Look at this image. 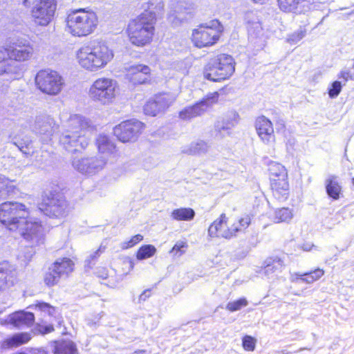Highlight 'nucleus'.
<instances>
[{
    "instance_id": "nucleus-51",
    "label": "nucleus",
    "mask_w": 354,
    "mask_h": 354,
    "mask_svg": "<svg viewBox=\"0 0 354 354\" xmlns=\"http://www.w3.org/2000/svg\"><path fill=\"white\" fill-rule=\"evenodd\" d=\"M123 263L125 265H128V266H129V270H128V272H127L125 273V274H128L131 270H132L133 269L134 262L132 259H131L129 258L125 259L123 261Z\"/></svg>"
},
{
    "instance_id": "nucleus-59",
    "label": "nucleus",
    "mask_w": 354,
    "mask_h": 354,
    "mask_svg": "<svg viewBox=\"0 0 354 354\" xmlns=\"http://www.w3.org/2000/svg\"><path fill=\"white\" fill-rule=\"evenodd\" d=\"M278 354H288V353H285L283 351H281V352L279 353Z\"/></svg>"
},
{
    "instance_id": "nucleus-30",
    "label": "nucleus",
    "mask_w": 354,
    "mask_h": 354,
    "mask_svg": "<svg viewBox=\"0 0 354 354\" xmlns=\"http://www.w3.org/2000/svg\"><path fill=\"white\" fill-rule=\"evenodd\" d=\"M14 145L26 156H32L35 151L32 141L27 136L16 138Z\"/></svg>"
},
{
    "instance_id": "nucleus-13",
    "label": "nucleus",
    "mask_w": 354,
    "mask_h": 354,
    "mask_svg": "<svg viewBox=\"0 0 354 354\" xmlns=\"http://www.w3.org/2000/svg\"><path fill=\"white\" fill-rule=\"evenodd\" d=\"M57 0H34L30 10L32 21L37 26H47L54 19Z\"/></svg>"
},
{
    "instance_id": "nucleus-2",
    "label": "nucleus",
    "mask_w": 354,
    "mask_h": 354,
    "mask_svg": "<svg viewBox=\"0 0 354 354\" xmlns=\"http://www.w3.org/2000/svg\"><path fill=\"white\" fill-rule=\"evenodd\" d=\"M149 8V6L127 23L125 34L133 46L143 48L149 46L156 37L157 15Z\"/></svg>"
},
{
    "instance_id": "nucleus-37",
    "label": "nucleus",
    "mask_w": 354,
    "mask_h": 354,
    "mask_svg": "<svg viewBox=\"0 0 354 354\" xmlns=\"http://www.w3.org/2000/svg\"><path fill=\"white\" fill-rule=\"evenodd\" d=\"M248 301L246 298L241 297L232 301H230L226 305V310L229 312H235L241 310L242 308L247 306Z\"/></svg>"
},
{
    "instance_id": "nucleus-12",
    "label": "nucleus",
    "mask_w": 354,
    "mask_h": 354,
    "mask_svg": "<svg viewBox=\"0 0 354 354\" xmlns=\"http://www.w3.org/2000/svg\"><path fill=\"white\" fill-rule=\"evenodd\" d=\"M146 129V124L136 119L122 121L113 128V135L122 143L136 142Z\"/></svg>"
},
{
    "instance_id": "nucleus-14",
    "label": "nucleus",
    "mask_w": 354,
    "mask_h": 354,
    "mask_svg": "<svg viewBox=\"0 0 354 354\" xmlns=\"http://www.w3.org/2000/svg\"><path fill=\"white\" fill-rule=\"evenodd\" d=\"M66 207V201L55 192H50L42 196L41 201L38 205V208L41 212L52 218L64 216Z\"/></svg>"
},
{
    "instance_id": "nucleus-55",
    "label": "nucleus",
    "mask_w": 354,
    "mask_h": 354,
    "mask_svg": "<svg viewBox=\"0 0 354 354\" xmlns=\"http://www.w3.org/2000/svg\"><path fill=\"white\" fill-rule=\"evenodd\" d=\"M23 4H24L25 6L28 7V6H29V5H30V2L28 1V0H24V1H23Z\"/></svg>"
},
{
    "instance_id": "nucleus-48",
    "label": "nucleus",
    "mask_w": 354,
    "mask_h": 354,
    "mask_svg": "<svg viewBox=\"0 0 354 354\" xmlns=\"http://www.w3.org/2000/svg\"><path fill=\"white\" fill-rule=\"evenodd\" d=\"M179 118L183 120H189L194 118L193 111L191 107L187 106L179 112Z\"/></svg>"
},
{
    "instance_id": "nucleus-33",
    "label": "nucleus",
    "mask_w": 354,
    "mask_h": 354,
    "mask_svg": "<svg viewBox=\"0 0 354 354\" xmlns=\"http://www.w3.org/2000/svg\"><path fill=\"white\" fill-rule=\"evenodd\" d=\"M324 272H325L323 269L316 268L313 270L300 274L299 279L306 283H313L322 277Z\"/></svg>"
},
{
    "instance_id": "nucleus-6",
    "label": "nucleus",
    "mask_w": 354,
    "mask_h": 354,
    "mask_svg": "<svg viewBox=\"0 0 354 354\" xmlns=\"http://www.w3.org/2000/svg\"><path fill=\"white\" fill-rule=\"evenodd\" d=\"M236 62L234 57L225 53H216L205 64L203 68L205 79L213 82L229 80L235 72Z\"/></svg>"
},
{
    "instance_id": "nucleus-43",
    "label": "nucleus",
    "mask_w": 354,
    "mask_h": 354,
    "mask_svg": "<svg viewBox=\"0 0 354 354\" xmlns=\"http://www.w3.org/2000/svg\"><path fill=\"white\" fill-rule=\"evenodd\" d=\"M188 244L187 241L177 242L170 250V253L174 257H179L186 252Z\"/></svg>"
},
{
    "instance_id": "nucleus-31",
    "label": "nucleus",
    "mask_w": 354,
    "mask_h": 354,
    "mask_svg": "<svg viewBox=\"0 0 354 354\" xmlns=\"http://www.w3.org/2000/svg\"><path fill=\"white\" fill-rule=\"evenodd\" d=\"M195 216V212L190 207H180L174 209L171 216L176 221H191Z\"/></svg>"
},
{
    "instance_id": "nucleus-60",
    "label": "nucleus",
    "mask_w": 354,
    "mask_h": 354,
    "mask_svg": "<svg viewBox=\"0 0 354 354\" xmlns=\"http://www.w3.org/2000/svg\"><path fill=\"white\" fill-rule=\"evenodd\" d=\"M351 182H352L353 185H354V177L352 178Z\"/></svg>"
},
{
    "instance_id": "nucleus-58",
    "label": "nucleus",
    "mask_w": 354,
    "mask_h": 354,
    "mask_svg": "<svg viewBox=\"0 0 354 354\" xmlns=\"http://www.w3.org/2000/svg\"><path fill=\"white\" fill-rule=\"evenodd\" d=\"M36 161L39 162L40 164L43 163V162H44L41 159H40V160L37 159Z\"/></svg>"
},
{
    "instance_id": "nucleus-15",
    "label": "nucleus",
    "mask_w": 354,
    "mask_h": 354,
    "mask_svg": "<svg viewBox=\"0 0 354 354\" xmlns=\"http://www.w3.org/2000/svg\"><path fill=\"white\" fill-rule=\"evenodd\" d=\"M5 48L12 62L21 68V64L29 61L34 54L33 46L28 42H15Z\"/></svg>"
},
{
    "instance_id": "nucleus-3",
    "label": "nucleus",
    "mask_w": 354,
    "mask_h": 354,
    "mask_svg": "<svg viewBox=\"0 0 354 354\" xmlns=\"http://www.w3.org/2000/svg\"><path fill=\"white\" fill-rule=\"evenodd\" d=\"M114 57L113 50L106 42L96 40L80 48L76 59L80 67L89 72H97L111 62Z\"/></svg>"
},
{
    "instance_id": "nucleus-39",
    "label": "nucleus",
    "mask_w": 354,
    "mask_h": 354,
    "mask_svg": "<svg viewBox=\"0 0 354 354\" xmlns=\"http://www.w3.org/2000/svg\"><path fill=\"white\" fill-rule=\"evenodd\" d=\"M55 327L53 324H49L44 325L41 323H37L32 329L34 333L41 335L53 333Z\"/></svg>"
},
{
    "instance_id": "nucleus-8",
    "label": "nucleus",
    "mask_w": 354,
    "mask_h": 354,
    "mask_svg": "<svg viewBox=\"0 0 354 354\" xmlns=\"http://www.w3.org/2000/svg\"><path fill=\"white\" fill-rule=\"evenodd\" d=\"M268 176L272 196L279 201H286L291 193V186L287 169L281 163L270 161Z\"/></svg>"
},
{
    "instance_id": "nucleus-28",
    "label": "nucleus",
    "mask_w": 354,
    "mask_h": 354,
    "mask_svg": "<svg viewBox=\"0 0 354 354\" xmlns=\"http://www.w3.org/2000/svg\"><path fill=\"white\" fill-rule=\"evenodd\" d=\"M53 344V354H79L77 346L72 340H55Z\"/></svg>"
},
{
    "instance_id": "nucleus-10",
    "label": "nucleus",
    "mask_w": 354,
    "mask_h": 354,
    "mask_svg": "<svg viewBox=\"0 0 354 354\" xmlns=\"http://www.w3.org/2000/svg\"><path fill=\"white\" fill-rule=\"evenodd\" d=\"M35 85L43 94L56 96L65 87V80L57 71L50 68L41 69L35 75Z\"/></svg>"
},
{
    "instance_id": "nucleus-35",
    "label": "nucleus",
    "mask_w": 354,
    "mask_h": 354,
    "mask_svg": "<svg viewBox=\"0 0 354 354\" xmlns=\"http://www.w3.org/2000/svg\"><path fill=\"white\" fill-rule=\"evenodd\" d=\"M292 217V210L288 207H281L274 211V219L277 223L288 222Z\"/></svg>"
},
{
    "instance_id": "nucleus-41",
    "label": "nucleus",
    "mask_w": 354,
    "mask_h": 354,
    "mask_svg": "<svg viewBox=\"0 0 354 354\" xmlns=\"http://www.w3.org/2000/svg\"><path fill=\"white\" fill-rule=\"evenodd\" d=\"M257 339L248 335H245L242 337V346L246 351H254L256 348Z\"/></svg>"
},
{
    "instance_id": "nucleus-23",
    "label": "nucleus",
    "mask_w": 354,
    "mask_h": 354,
    "mask_svg": "<svg viewBox=\"0 0 354 354\" xmlns=\"http://www.w3.org/2000/svg\"><path fill=\"white\" fill-rule=\"evenodd\" d=\"M318 2L319 0H277L279 8L287 13L295 12L298 9L310 8Z\"/></svg>"
},
{
    "instance_id": "nucleus-22",
    "label": "nucleus",
    "mask_w": 354,
    "mask_h": 354,
    "mask_svg": "<svg viewBox=\"0 0 354 354\" xmlns=\"http://www.w3.org/2000/svg\"><path fill=\"white\" fill-rule=\"evenodd\" d=\"M21 71V68L12 62L6 48H0V75L12 77L19 74Z\"/></svg>"
},
{
    "instance_id": "nucleus-47",
    "label": "nucleus",
    "mask_w": 354,
    "mask_h": 354,
    "mask_svg": "<svg viewBox=\"0 0 354 354\" xmlns=\"http://www.w3.org/2000/svg\"><path fill=\"white\" fill-rule=\"evenodd\" d=\"M189 106L193 111L194 116H195V118L201 115L207 111L206 108L203 104L201 100Z\"/></svg>"
},
{
    "instance_id": "nucleus-19",
    "label": "nucleus",
    "mask_w": 354,
    "mask_h": 354,
    "mask_svg": "<svg viewBox=\"0 0 354 354\" xmlns=\"http://www.w3.org/2000/svg\"><path fill=\"white\" fill-rule=\"evenodd\" d=\"M228 216L225 213H221L208 227V234L211 237L231 239L234 238L236 231L234 227H227Z\"/></svg>"
},
{
    "instance_id": "nucleus-7",
    "label": "nucleus",
    "mask_w": 354,
    "mask_h": 354,
    "mask_svg": "<svg viewBox=\"0 0 354 354\" xmlns=\"http://www.w3.org/2000/svg\"><path fill=\"white\" fill-rule=\"evenodd\" d=\"M95 145L99 158H82L78 169L86 173H96L102 170L107 164L108 160L117 154L115 144L106 135L100 134L96 138Z\"/></svg>"
},
{
    "instance_id": "nucleus-5",
    "label": "nucleus",
    "mask_w": 354,
    "mask_h": 354,
    "mask_svg": "<svg viewBox=\"0 0 354 354\" xmlns=\"http://www.w3.org/2000/svg\"><path fill=\"white\" fill-rule=\"evenodd\" d=\"M97 25L96 14L85 8L71 10L66 17V30L74 37H83L91 35Z\"/></svg>"
},
{
    "instance_id": "nucleus-4",
    "label": "nucleus",
    "mask_w": 354,
    "mask_h": 354,
    "mask_svg": "<svg viewBox=\"0 0 354 354\" xmlns=\"http://www.w3.org/2000/svg\"><path fill=\"white\" fill-rule=\"evenodd\" d=\"M94 130L95 127L88 120L74 115L70 118V133L62 138L64 147L72 153L84 149L88 145V139L86 136Z\"/></svg>"
},
{
    "instance_id": "nucleus-38",
    "label": "nucleus",
    "mask_w": 354,
    "mask_h": 354,
    "mask_svg": "<svg viewBox=\"0 0 354 354\" xmlns=\"http://www.w3.org/2000/svg\"><path fill=\"white\" fill-rule=\"evenodd\" d=\"M220 94L218 91H214L212 93H207L205 97H203L201 101L203 104L205 106L206 109L209 107L216 104L219 101Z\"/></svg>"
},
{
    "instance_id": "nucleus-45",
    "label": "nucleus",
    "mask_w": 354,
    "mask_h": 354,
    "mask_svg": "<svg viewBox=\"0 0 354 354\" xmlns=\"http://www.w3.org/2000/svg\"><path fill=\"white\" fill-rule=\"evenodd\" d=\"M341 91V82L339 81H335L329 86L328 93L330 98H335L340 93Z\"/></svg>"
},
{
    "instance_id": "nucleus-57",
    "label": "nucleus",
    "mask_w": 354,
    "mask_h": 354,
    "mask_svg": "<svg viewBox=\"0 0 354 354\" xmlns=\"http://www.w3.org/2000/svg\"><path fill=\"white\" fill-rule=\"evenodd\" d=\"M104 248L102 250L101 247H100L98 250L95 252V253L97 254L98 252H102L104 251Z\"/></svg>"
},
{
    "instance_id": "nucleus-56",
    "label": "nucleus",
    "mask_w": 354,
    "mask_h": 354,
    "mask_svg": "<svg viewBox=\"0 0 354 354\" xmlns=\"http://www.w3.org/2000/svg\"><path fill=\"white\" fill-rule=\"evenodd\" d=\"M348 70L350 71L351 73H352L353 76H354V64H353L352 67Z\"/></svg>"
},
{
    "instance_id": "nucleus-21",
    "label": "nucleus",
    "mask_w": 354,
    "mask_h": 354,
    "mask_svg": "<svg viewBox=\"0 0 354 354\" xmlns=\"http://www.w3.org/2000/svg\"><path fill=\"white\" fill-rule=\"evenodd\" d=\"M35 322L33 313L18 310L11 313L8 317V322L17 328H30Z\"/></svg>"
},
{
    "instance_id": "nucleus-36",
    "label": "nucleus",
    "mask_w": 354,
    "mask_h": 354,
    "mask_svg": "<svg viewBox=\"0 0 354 354\" xmlns=\"http://www.w3.org/2000/svg\"><path fill=\"white\" fill-rule=\"evenodd\" d=\"M32 307L41 313H47L50 317H53L56 312V307L43 301H36Z\"/></svg>"
},
{
    "instance_id": "nucleus-54",
    "label": "nucleus",
    "mask_w": 354,
    "mask_h": 354,
    "mask_svg": "<svg viewBox=\"0 0 354 354\" xmlns=\"http://www.w3.org/2000/svg\"><path fill=\"white\" fill-rule=\"evenodd\" d=\"M146 353V351L145 350H138L135 351L136 354H144Z\"/></svg>"
},
{
    "instance_id": "nucleus-11",
    "label": "nucleus",
    "mask_w": 354,
    "mask_h": 354,
    "mask_svg": "<svg viewBox=\"0 0 354 354\" xmlns=\"http://www.w3.org/2000/svg\"><path fill=\"white\" fill-rule=\"evenodd\" d=\"M117 82L111 78L99 77L91 84L88 95L91 99L101 104H109L117 95Z\"/></svg>"
},
{
    "instance_id": "nucleus-53",
    "label": "nucleus",
    "mask_w": 354,
    "mask_h": 354,
    "mask_svg": "<svg viewBox=\"0 0 354 354\" xmlns=\"http://www.w3.org/2000/svg\"><path fill=\"white\" fill-rule=\"evenodd\" d=\"M297 35V37H299V39L302 38L305 34H306V31L305 30H302V31H300V32H296Z\"/></svg>"
},
{
    "instance_id": "nucleus-32",
    "label": "nucleus",
    "mask_w": 354,
    "mask_h": 354,
    "mask_svg": "<svg viewBox=\"0 0 354 354\" xmlns=\"http://www.w3.org/2000/svg\"><path fill=\"white\" fill-rule=\"evenodd\" d=\"M61 277L50 265L44 274L43 281L46 286L52 288L59 283Z\"/></svg>"
},
{
    "instance_id": "nucleus-24",
    "label": "nucleus",
    "mask_w": 354,
    "mask_h": 354,
    "mask_svg": "<svg viewBox=\"0 0 354 354\" xmlns=\"http://www.w3.org/2000/svg\"><path fill=\"white\" fill-rule=\"evenodd\" d=\"M32 339V335L28 332H21L15 333L5 338L1 344V348L10 349L18 348L28 344Z\"/></svg>"
},
{
    "instance_id": "nucleus-17",
    "label": "nucleus",
    "mask_w": 354,
    "mask_h": 354,
    "mask_svg": "<svg viewBox=\"0 0 354 354\" xmlns=\"http://www.w3.org/2000/svg\"><path fill=\"white\" fill-rule=\"evenodd\" d=\"M19 281L17 271L8 261H0V292H6Z\"/></svg>"
},
{
    "instance_id": "nucleus-18",
    "label": "nucleus",
    "mask_w": 354,
    "mask_h": 354,
    "mask_svg": "<svg viewBox=\"0 0 354 354\" xmlns=\"http://www.w3.org/2000/svg\"><path fill=\"white\" fill-rule=\"evenodd\" d=\"M254 128L261 141L265 145L275 142L276 136L272 122L264 115L258 116L254 121Z\"/></svg>"
},
{
    "instance_id": "nucleus-44",
    "label": "nucleus",
    "mask_w": 354,
    "mask_h": 354,
    "mask_svg": "<svg viewBox=\"0 0 354 354\" xmlns=\"http://www.w3.org/2000/svg\"><path fill=\"white\" fill-rule=\"evenodd\" d=\"M143 240V236L140 234H136L130 238L129 240L122 243V248L124 250L129 249L136 245Z\"/></svg>"
},
{
    "instance_id": "nucleus-29",
    "label": "nucleus",
    "mask_w": 354,
    "mask_h": 354,
    "mask_svg": "<svg viewBox=\"0 0 354 354\" xmlns=\"http://www.w3.org/2000/svg\"><path fill=\"white\" fill-rule=\"evenodd\" d=\"M326 191L329 197L333 200L339 198L342 193V186L339 182L338 177L331 176L326 180Z\"/></svg>"
},
{
    "instance_id": "nucleus-27",
    "label": "nucleus",
    "mask_w": 354,
    "mask_h": 354,
    "mask_svg": "<svg viewBox=\"0 0 354 354\" xmlns=\"http://www.w3.org/2000/svg\"><path fill=\"white\" fill-rule=\"evenodd\" d=\"M250 224V216L245 214L232 219L228 217V224L227 226L229 229H232V227L235 229L236 231L234 233V237H235L239 234L244 233Z\"/></svg>"
},
{
    "instance_id": "nucleus-26",
    "label": "nucleus",
    "mask_w": 354,
    "mask_h": 354,
    "mask_svg": "<svg viewBox=\"0 0 354 354\" xmlns=\"http://www.w3.org/2000/svg\"><path fill=\"white\" fill-rule=\"evenodd\" d=\"M19 192V188L14 180L0 175V199H6Z\"/></svg>"
},
{
    "instance_id": "nucleus-40",
    "label": "nucleus",
    "mask_w": 354,
    "mask_h": 354,
    "mask_svg": "<svg viewBox=\"0 0 354 354\" xmlns=\"http://www.w3.org/2000/svg\"><path fill=\"white\" fill-rule=\"evenodd\" d=\"M38 123L39 128H44L45 131H52L53 127L56 125L55 120L50 115L41 118L38 121Z\"/></svg>"
},
{
    "instance_id": "nucleus-16",
    "label": "nucleus",
    "mask_w": 354,
    "mask_h": 354,
    "mask_svg": "<svg viewBox=\"0 0 354 354\" xmlns=\"http://www.w3.org/2000/svg\"><path fill=\"white\" fill-rule=\"evenodd\" d=\"M124 77L133 85L148 84L151 82V70L143 64H133L125 68Z\"/></svg>"
},
{
    "instance_id": "nucleus-9",
    "label": "nucleus",
    "mask_w": 354,
    "mask_h": 354,
    "mask_svg": "<svg viewBox=\"0 0 354 354\" xmlns=\"http://www.w3.org/2000/svg\"><path fill=\"white\" fill-rule=\"evenodd\" d=\"M224 28L218 19H213L209 24H201L192 30L191 41L198 48H210L221 40Z\"/></svg>"
},
{
    "instance_id": "nucleus-52",
    "label": "nucleus",
    "mask_w": 354,
    "mask_h": 354,
    "mask_svg": "<svg viewBox=\"0 0 354 354\" xmlns=\"http://www.w3.org/2000/svg\"><path fill=\"white\" fill-rule=\"evenodd\" d=\"M313 244H303L301 246V248L304 250V251H306V252H308V251H310L311 249L313 248Z\"/></svg>"
},
{
    "instance_id": "nucleus-34",
    "label": "nucleus",
    "mask_w": 354,
    "mask_h": 354,
    "mask_svg": "<svg viewBox=\"0 0 354 354\" xmlns=\"http://www.w3.org/2000/svg\"><path fill=\"white\" fill-rule=\"evenodd\" d=\"M156 252V248L151 244L140 246L136 252V257L138 260H143L151 258Z\"/></svg>"
},
{
    "instance_id": "nucleus-1",
    "label": "nucleus",
    "mask_w": 354,
    "mask_h": 354,
    "mask_svg": "<svg viewBox=\"0 0 354 354\" xmlns=\"http://www.w3.org/2000/svg\"><path fill=\"white\" fill-rule=\"evenodd\" d=\"M29 208L24 203L6 201L0 203V223L10 232H19L26 241L38 243L45 236L42 221L28 220Z\"/></svg>"
},
{
    "instance_id": "nucleus-50",
    "label": "nucleus",
    "mask_w": 354,
    "mask_h": 354,
    "mask_svg": "<svg viewBox=\"0 0 354 354\" xmlns=\"http://www.w3.org/2000/svg\"><path fill=\"white\" fill-rule=\"evenodd\" d=\"M97 276L100 279H106L109 277V271L105 268H100L97 271Z\"/></svg>"
},
{
    "instance_id": "nucleus-49",
    "label": "nucleus",
    "mask_w": 354,
    "mask_h": 354,
    "mask_svg": "<svg viewBox=\"0 0 354 354\" xmlns=\"http://www.w3.org/2000/svg\"><path fill=\"white\" fill-rule=\"evenodd\" d=\"M338 77L342 79L344 82L354 81V76H353L348 69L341 71L338 74Z\"/></svg>"
},
{
    "instance_id": "nucleus-46",
    "label": "nucleus",
    "mask_w": 354,
    "mask_h": 354,
    "mask_svg": "<svg viewBox=\"0 0 354 354\" xmlns=\"http://www.w3.org/2000/svg\"><path fill=\"white\" fill-rule=\"evenodd\" d=\"M189 106L193 111L194 116H195V118L201 115L207 111L206 108L203 104L201 100Z\"/></svg>"
},
{
    "instance_id": "nucleus-25",
    "label": "nucleus",
    "mask_w": 354,
    "mask_h": 354,
    "mask_svg": "<svg viewBox=\"0 0 354 354\" xmlns=\"http://www.w3.org/2000/svg\"><path fill=\"white\" fill-rule=\"evenodd\" d=\"M51 266L61 276L65 277H68L75 269L74 259L67 257L57 259Z\"/></svg>"
},
{
    "instance_id": "nucleus-20",
    "label": "nucleus",
    "mask_w": 354,
    "mask_h": 354,
    "mask_svg": "<svg viewBox=\"0 0 354 354\" xmlns=\"http://www.w3.org/2000/svg\"><path fill=\"white\" fill-rule=\"evenodd\" d=\"M170 103L164 94H157L149 99L143 106V113L148 116L154 117L166 111Z\"/></svg>"
},
{
    "instance_id": "nucleus-42",
    "label": "nucleus",
    "mask_w": 354,
    "mask_h": 354,
    "mask_svg": "<svg viewBox=\"0 0 354 354\" xmlns=\"http://www.w3.org/2000/svg\"><path fill=\"white\" fill-rule=\"evenodd\" d=\"M283 266V261L280 259H273L270 263H267L264 268V273L269 274L279 270Z\"/></svg>"
}]
</instances>
